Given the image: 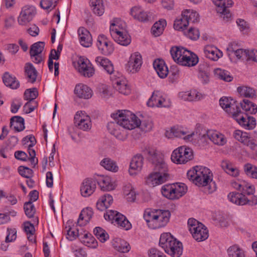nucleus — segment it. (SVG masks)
Here are the masks:
<instances>
[{
    "mask_svg": "<svg viewBox=\"0 0 257 257\" xmlns=\"http://www.w3.org/2000/svg\"><path fill=\"white\" fill-rule=\"evenodd\" d=\"M111 116L114 121L108 123L107 129L116 139L122 142L127 138V130L140 126L142 131L147 132L151 131L153 127L152 120L145 119L141 121L134 113L128 110H118L112 113Z\"/></svg>",
    "mask_w": 257,
    "mask_h": 257,
    "instance_id": "1",
    "label": "nucleus"
},
{
    "mask_svg": "<svg viewBox=\"0 0 257 257\" xmlns=\"http://www.w3.org/2000/svg\"><path fill=\"white\" fill-rule=\"evenodd\" d=\"M187 177L199 187L207 186L209 193L215 190V184L212 182L213 174L206 167L196 166L187 172Z\"/></svg>",
    "mask_w": 257,
    "mask_h": 257,
    "instance_id": "2",
    "label": "nucleus"
},
{
    "mask_svg": "<svg viewBox=\"0 0 257 257\" xmlns=\"http://www.w3.org/2000/svg\"><path fill=\"white\" fill-rule=\"evenodd\" d=\"M144 153L148 156V159L152 163L153 171L169 179L168 168L163 154L155 148L150 147L146 148Z\"/></svg>",
    "mask_w": 257,
    "mask_h": 257,
    "instance_id": "3",
    "label": "nucleus"
},
{
    "mask_svg": "<svg viewBox=\"0 0 257 257\" xmlns=\"http://www.w3.org/2000/svg\"><path fill=\"white\" fill-rule=\"evenodd\" d=\"M159 244L166 253L172 257H180L182 253V243L177 241L170 233H164L161 234Z\"/></svg>",
    "mask_w": 257,
    "mask_h": 257,
    "instance_id": "4",
    "label": "nucleus"
},
{
    "mask_svg": "<svg viewBox=\"0 0 257 257\" xmlns=\"http://www.w3.org/2000/svg\"><path fill=\"white\" fill-rule=\"evenodd\" d=\"M125 23L118 19H114L110 26V34L112 38L118 44L127 46L131 43L130 36L124 31Z\"/></svg>",
    "mask_w": 257,
    "mask_h": 257,
    "instance_id": "5",
    "label": "nucleus"
},
{
    "mask_svg": "<svg viewBox=\"0 0 257 257\" xmlns=\"http://www.w3.org/2000/svg\"><path fill=\"white\" fill-rule=\"evenodd\" d=\"M187 188L184 183L164 185L161 189L162 195L166 198L174 200L177 199L183 196L187 192Z\"/></svg>",
    "mask_w": 257,
    "mask_h": 257,
    "instance_id": "6",
    "label": "nucleus"
},
{
    "mask_svg": "<svg viewBox=\"0 0 257 257\" xmlns=\"http://www.w3.org/2000/svg\"><path fill=\"white\" fill-rule=\"evenodd\" d=\"M188 225L189 231L196 240L201 241L208 238V230L202 223L195 219L190 218L188 220Z\"/></svg>",
    "mask_w": 257,
    "mask_h": 257,
    "instance_id": "7",
    "label": "nucleus"
},
{
    "mask_svg": "<svg viewBox=\"0 0 257 257\" xmlns=\"http://www.w3.org/2000/svg\"><path fill=\"white\" fill-rule=\"evenodd\" d=\"M193 158L192 150L185 146H181L174 150L171 157L172 161L177 164H185Z\"/></svg>",
    "mask_w": 257,
    "mask_h": 257,
    "instance_id": "8",
    "label": "nucleus"
},
{
    "mask_svg": "<svg viewBox=\"0 0 257 257\" xmlns=\"http://www.w3.org/2000/svg\"><path fill=\"white\" fill-rule=\"evenodd\" d=\"M208 139L219 146H223L226 143V139L224 135L216 131H207L206 134L201 136L200 140L201 142H207Z\"/></svg>",
    "mask_w": 257,
    "mask_h": 257,
    "instance_id": "9",
    "label": "nucleus"
},
{
    "mask_svg": "<svg viewBox=\"0 0 257 257\" xmlns=\"http://www.w3.org/2000/svg\"><path fill=\"white\" fill-rule=\"evenodd\" d=\"M170 216L171 213L168 210H156V218L153 222L152 229L165 226L169 222Z\"/></svg>",
    "mask_w": 257,
    "mask_h": 257,
    "instance_id": "10",
    "label": "nucleus"
},
{
    "mask_svg": "<svg viewBox=\"0 0 257 257\" xmlns=\"http://www.w3.org/2000/svg\"><path fill=\"white\" fill-rule=\"evenodd\" d=\"M74 123L78 128L84 131H87L91 127L90 117L83 111L77 112L75 115Z\"/></svg>",
    "mask_w": 257,
    "mask_h": 257,
    "instance_id": "11",
    "label": "nucleus"
},
{
    "mask_svg": "<svg viewBox=\"0 0 257 257\" xmlns=\"http://www.w3.org/2000/svg\"><path fill=\"white\" fill-rule=\"evenodd\" d=\"M97 47L100 52L105 55H110L114 51L111 42L108 41L104 35H100L97 40Z\"/></svg>",
    "mask_w": 257,
    "mask_h": 257,
    "instance_id": "12",
    "label": "nucleus"
},
{
    "mask_svg": "<svg viewBox=\"0 0 257 257\" xmlns=\"http://www.w3.org/2000/svg\"><path fill=\"white\" fill-rule=\"evenodd\" d=\"M142 63L141 55L138 52H135L130 57L129 61L126 64V69L128 72L136 73L141 69Z\"/></svg>",
    "mask_w": 257,
    "mask_h": 257,
    "instance_id": "13",
    "label": "nucleus"
},
{
    "mask_svg": "<svg viewBox=\"0 0 257 257\" xmlns=\"http://www.w3.org/2000/svg\"><path fill=\"white\" fill-rule=\"evenodd\" d=\"M237 103L233 99L227 97H222L219 100L220 106L226 112L231 114L232 116L240 108Z\"/></svg>",
    "mask_w": 257,
    "mask_h": 257,
    "instance_id": "14",
    "label": "nucleus"
},
{
    "mask_svg": "<svg viewBox=\"0 0 257 257\" xmlns=\"http://www.w3.org/2000/svg\"><path fill=\"white\" fill-rule=\"evenodd\" d=\"M36 13V9L32 6H25L18 17V23L21 25H25L31 21Z\"/></svg>",
    "mask_w": 257,
    "mask_h": 257,
    "instance_id": "15",
    "label": "nucleus"
},
{
    "mask_svg": "<svg viewBox=\"0 0 257 257\" xmlns=\"http://www.w3.org/2000/svg\"><path fill=\"white\" fill-rule=\"evenodd\" d=\"M78 64L79 72L84 77H90L94 74V69L87 59L80 58Z\"/></svg>",
    "mask_w": 257,
    "mask_h": 257,
    "instance_id": "16",
    "label": "nucleus"
},
{
    "mask_svg": "<svg viewBox=\"0 0 257 257\" xmlns=\"http://www.w3.org/2000/svg\"><path fill=\"white\" fill-rule=\"evenodd\" d=\"M95 188V181L92 178H87L85 179L81 184L80 192L83 197H89L93 194Z\"/></svg>",
    "mask_w": 257,
    "mask_h": 257,
    "instance_id": "17",
    "label": "nucleus"
},
{
    "mask_svg": "<svg viewBox=\"0 0 257 257\" xmlns=\"http://www.w3.org/2000/svg\"><path fill=\"white\" fill-rule=\"evenodd\" d=\"M144 158L141 155L134 156L130 163L129 173L131 175H134L140 172L143 168Z\"/></svg>",
    "mask_w": 257,
    "mask_h": 257,
    "instance_id": "18",
    "label": "nucleus"
},
{
    "mask_svg": "<svg viewBox=\"0 0 257 257\" xmlns=\"http://www.w3.org/2000/svg\"><path fill=\"white\" fill-rule=\"evenodd\" d=\"M204 56L209 59L216 61L222 55V52L213 45H208L203 49Z\"/></svg>",
    "mask_w": 257,
    "mask_h": 257,
    "instance_id": "19",
    "label": "nucleus"
},
{
    "mask_svg": "<svg viewBox=\"0 0 257 257\" xmlns=\"http://www.w3.org/2000/svg\"><path fill=\"white\" fill-rule=\"evenodd\" d=\"M96 181L103 191H109L114 189L115 184L112 182L111 179L107 176H98L95 178Z\"/></svg>",
    "mask_w": 257,
    "mask_h": 257,
    "instance_id": "20",
    "label": "nucleus"
},
{
    "mask_svg": "<svg viewBox=\"0 0 257 257\" xmlns=\"http://www.w3.org/2000/svg\"><path fill=\"white\" fill-rule=\"evenodd\" d=\"M169 179L157 174L155 172L150 173L146 178V183L149 186L153 187L162 184L167 181Z\"/></svg>",
    "mask_w": 257,
    "mask_h": 257,
    "instance_id": "21",
    "label": "nucleus"
},
{
    "mask_svg": "<svg viewBox=\"0 0 257 257\" xmlns=\"http://www.w3.org/2000/svg\"><path fill=\"white\" fill-rule=\"evenodd\" d=\"M80 44L84 47H89L92 43V38L90 32L83 27L78 30Z\"/></svg>",
    "mask_w": 257,
    "mask_h": 257,
    "instance_id": "22",
    "label": "nucleus"
},
{
    "mask_svg": "<svg viewBox=\"0 0 257 257\" xmlns=\"http://www.w3.org/2000/svg\"><path fill=\"white\" fill-rule=\"evenodd\" d=\"M199 61V58L195 53L187 50L185 52L180 65L193 67L195 66Z\"/></svg>",
    "mask_w": 257,
    "mask_h": 257,
    "instance_id": "23",
    "label": "nucleus"
},
{
    "mask_svg": "<svg viewBox=\"0 0 257 257\" xmlns=\"http://www.w3.org/2000/svg\"><path fill=\"white\" fill-rule=\"evenodd\" d=\"M131 15L141 22H147L151 20V16L145 12L141 7H134L131 11Z\"/></svg>",
    "mask_w": 257,
    "mask_h": 257,
    "instance_id": "24",
    "label": "nucleus"
},
{
    "mask_svg": "<svg viewBox=\"0 0 257 257\" xmlns=\"http://www.w3.org/2000/svg\"><path fill=\"white\" fill-rule=\"evenodd\" d=\"M153 66L158 76L161 78H165L168 74V68L164 60L157 59L154 61Z\"/></svg>",
    "mask_w": 257,
    "mask_h": 257,
    "instance_id": "25",
    "label": "nucleus"
},
{
    "mask_svg": "<svg viewBox=\"0 0 257 257\" xmlns=\"http://www.w3.org/2000/svg\"><path fill=\"white\" fill-rule=\"evenodd\" d=\"M3 81L6 86L12 89H17L20 86V82L17 78L12 74H10L8 72H6L4 74Z\"/></svg>",
    "mask_w": 257,
    "mask_h": 257,
    "instance_id": "26",
    "label": "nucleus"
},
{
    "mask_svg": "<svg viewBox=\"0 0 257 257\" xmlns=\"http://www.w3.org/2000/svg\"><path fill=\"white\" fill-rule=\"evenodd\" d=\"M229 200L238 205H244L247 204L248 198L242 193L232 192L227 196Z\"/></svg>",
    "mask_w": 257,
    "mask_h": 257,
    "instance_id": "27",
    "label": "nucleus"
},
{
    "mask_svg": "<svg viewBox=\"0 0 257 257\" xmlns=\"http://www.w3.org/2000/svg\"><path fill=\"white\" fill-rule=\"evenodd\" d=\"M75 93L80 98L88 99L92 96V91L90 87L84 84H78L74 90Z\"/></svg>",
    "mask_w": 257,
    "mask_h": 257,
    "instance_id": "28",
    "label": "nucleus"
},
{
    "mask_svg": "<svg viewBox=\"0 0 257 257\" xmlns=\"http://www.w3.org/2000/svg\"><path fill=\"white\" fill-rule=\"evenodd\" d=\"M113 247L118 251L125 253L131 249L130 244L125 240L120 238H116L112 241Z\"/></svg>",
    "mask_w": 257,
    "mask_h": 257,
    "instance_id": "29",
    "label": "nucleus"
},
{
    "mask_svg": "<svg viewBox=\"0 0 257 257\" xmlns=\"http://www.w3.org/2000/svg\"><path fill=\"white\" fill-rule=\"evenodd\" d=\"M93 214L92 208L87 207L83 209L81 211L77 220L78 225L79 226L85 225L90 221Z\"/></svg>",
    "mask_w": 257,
    "mask_h": 257,
    "instance_id": "30",
    "label": "nucleus"
},
{
    "mask_svg": "<svg viewBox=\"0 0 257 257\" xmlns=\"http://www.w3.org/2000/svg\"><path fill=\"white\" fill-rule=\"evenodd\" d=\"M25 74L28 82L33 83L36 81L38 72L32 63L25 64Z\"/></svg>",
    "mask_w": 257,
    "mask_h": 257,
    "instance_id": "31",
    "label": "nucleus"
},
{
    "mask_svg": "<svg viewBox=\"0 0 257 257\" xmlns=\"http://www.w3.org/2000/svg\"><path fill=\"white\" fill-rule=\"evenodd\" d=\"M186 51L187 49L183 47H173L170 50V53L174 61L180 65Z\"/></svg>",
    "mask_w": 257,
    "mask_h": 257,
    "instance_id": "32",
    "label": "nucleus"
},
{
    "mask_svg": "<svg viewBox=\"0 0 257 257\" xmlns=\"http://www.w3.org/2000/svg\"><path fill=\"white\" fill-rule=\"evenodd\" d=\"M173 132L174 137L181 138L188 142L192 141L193 137L195 136L194 133H189L188 131L183 130L181 127H173Z\"/></svg>",
    "mask_w": 257,
    "mask_h": 257,
    "instance_id": "33",
    "label": "nucleus"
},
{
    "mask_svg": "<svg viewBox=\"0 0 257 257\" xmlns=\"http://www.w3.org/2000/svg\"><path fill=\"white\" fill-rule=\"evenodd\" d=\"M95 62L109 74H112L114 71L113 66L111 62L106 58L101 56L97 57Z\"/></svg>",
    "mask_w": 257,
    "mask_h": 257,
    "instance_id": "34",
    "label": "nucleus"
},
{
    "mask_svg": "<svg viewBox=\"0 0 257 257\" xmlns=\"http://www.w3.org/2000/svg\"><path fill=\"white\" fill-rule=\"evenodd\" d=\"M238 104V106H241L242 110L247 114H255L257 112V105L248 99H243Z\"/></svg>",
    "mask_w": 257,
    "mask_h": 257,
    "instance_id": "35",
    "label": "nucleus"
},
{
    "mask_svg": "<svg viewBox=\"0 0 257 257\" xmlns=\"http://www.w3.org/2000/svg\"><path fill=\"white\" fill-rule=\"evenodd\" d=\"M89 5L93 13L97 16H102L104 12L102 0H89Z\"/></svg>",
    "mask_w": 257,
    "mask_h": 257,
    "instance_id": "36",
    "label": "nucleus"
},
{
    "mask_svg": "<svg viewBox=\"0 0 257 257\" xmlns=\"http://www.w3.org/2000/svg\"><path fill=\"white\" fill-rule=\"evenodd\" d=\"M10 127L17 132H21L25 128L24 119L20 116H14L11 118Z\"/></svg>",
    "mask_w": 257,
    "mask_h": 257,
    "instance_id": "37",
    "label": "nucleus"
},
{
    "mask_svg": "<svg viewBox=\"0 0 257 257\" xmlns=\"http://www.w3.org/2000/svg\"><path fill=\"white\" fill-rule=\"evenodd\" d=\"M113 87L119 93L127 95L130 93V89L125 81L116 79L113 82Z\"/></svg>",
    "mask_w": 257,
    "mask_h": 257,
    "instance_id": "38",
    "label": "nucleus"
},
{
    "mask_svg": "<svg viewBox=\"0 0 257 257\" xmlns=\"http://www.w3.org/2000/svg\"><path fill=\"white\" fill-rule=\"evenodd\" d=\"M166 26L165 20L162 19L156 22L151 29L152 33L156 37L160 36L163 33L164 28Z\"/></svg>",
    "mask_w": 257,
    "mask_h": 257,
    "instance_id": "39",
    "label": "nucleus"
},
{
    "mask_svg": "<svg viewBox=\"0 0 257 257\" xmlns=\"http://www.w3.org/2000/svg\"><path fill=\"white\" fill-rule=\"evenodd\" d=\"M114 223L126 230H129L132 227L131 223L126 219L125 216L121 213H119L117 215V217L115 218Z\"/></svg>",
    "mask_w": 257,
    "mask_h": 257,
    "instance_id": "40",
    "label": "nucleus"
},
{
    "mask_svg": "<svg viewBox=\"0 0 257 257\" xmlns=\"http://www.w3.org/2000/svg\"><path fill=\"white\" fill-rule=\"evenodd\" d=\"M100 164L106 170L111 172H116L118 170L116 162L108 158L103 159Z\"/></svg>",
    "mask_w": 257,
    "mask_h": 257,
    "instance_id": "41",
    "label": "nucleus"
},
{
    "mask_svg": "<svg viewBox=\"0 0 257 257\" xmlns=\"http://www.w3.org/2000/svg\"><path fill=\"white\" fill-rule=\"evenodd\" d=\"M237 92L241 96L245 97L253 98L256 96V92L253 88L246 86H240L237 88Z\"/></svg>",
    "mask_w": 257,
    "mask_h": 257,
    "instance_id": "42",
    "label": "nucleus"
},
{
    "mask_svg": "<svg viewBox=\"0 0 257 257\" xmlns=\"http://www.w3.org/2000/svg\"><path fill=\"white\" fill-rule=\"evenodd\" d=\"M216 6L217 13H223L225 11L226 7H229L232 5V0H212Z\"/></svg>",
    "mask_w": 257,
    "mask_h": 257,
    "instance_id": "43",
    "label": "nucleus"
},
{
    "mask_svg": "<svg viewBox=\"0 0 257 257\" xmlns=\"http://www.w3.org/2000/svg\"><path fill=\"white\" fill-rule=\"evenodd\" d=\"M182 16L188 20V24L190 23H194L199 20V15L196 12L186 10L182 12Z\"/></svg>",
    "mask_w": 257,
    "mask_h": 257,
    "instance_id": "44",
    "label": "nucleus"
},
{
    "mask_svg": "<svg viewBox=\"0 0 257 257\" xmlns=\"http://www.w3.org/2000/svg\"><path fill=\"white\" fill-rule=\"evenodd\" d=\"M243 170L245 174L253 179H257V167L250 163L244 165Z\"/></svg>",
    "mask_w": 257,
    "mask_h": 257,
    "instance_id": "45",
    "label": "nucleus"
},
{
    "mask_svg": "<svg viewBox=\"0 0 257 257\" xmlns=\"http://www.w3.org/2000/svg\"><path fill=\"white\" fill-rule=\"evenodd\" d=\"M214 73L216 77L224 81L230 82L233 79V77L226 70L217 68L214 70Z\"/></svg>",
    "mask_w": 257,
    "mask_h": 257,
    "instance_id": "46",
    "label": "nucleus"
},
{
    "mask_svg": "<svg viewBox=\"0 0 257 257\" xmlns=\"http://www.w3.org/2000/svg\"><path fill=\"white\" fill-rule=\"evenodd\" d=\"M227 252L229 257H245L243 250L236 245L230 246Z\"/></svg>",
    "mask_w": 257,
    "mask_h": 257,
    "instance_id": "47",
    "label": "nucleus"
},
{
    "mask_svg": "<svg viewBox=\"0 0 257 257\" xmlns=\"http://www.w3.org/2000/svg\"><path fill=\"white\" fill-rule=\"evenodd\" d=\"M156 215V210H151L147 209L145 211L144 213V218L146 221L147 222L149 228L152 229L153 222L155 220Z\"/></svg>",
    "mask_w": 257,
    "mask_h": 257,
    "instance_id": "48",
    "label": "nucleus"
},
{
    "mask_svg": "<svg viewBox=\"0 0 257 257\" xmlns=\"http://www.w3.org/2000/svg\"><path fill=\"white\" fill-rule=\"evenodd\" d=\"M232 117L238 122V123L246 129V123L248 119V116H244L239 108L235 114H233Z\"/></svg>",
    "mask_w": 257,
    "mask_h": 257,
    "instance_id": "49",
    "label": "nucleus"
},
{
    "mask_svg": "<svg viewBox=\"0 0 257 257\" xmlns=\"http://www.w3.org/2000/svg\"><path fill=\"white\" fill-rule=\"evenodd\" d=\"M188 26V20H186L182 15L181 18L176 20L174 24V28L175 30L182 31L183 32L186 31L185 28Z\"/></svg>",
    "mask_w": 257,
    "mask_h": 257,
    "instance_id": "50",
    "label": "nucleus"
},
{
    "mask_svg": "<svg viewBox=\"0 0 257 257\" xmlns=\"http://www.w3.org/2000/svg\"><path fill=\"white\" fill-rule=\"evenodd\" d=\"M161 94V92L159 91H154L147 102L148 106L157 107L158 103L161 102L160 100Z\"/></svg>",
    "mask_w": 257,
    "mask_h": 257,
    "instance_id": "51",
    "label": "nucleus"
},
{
    "mask_svg": "<svg viewBox=\"0 0 257 257\" xmlns=\"http://www.w3.org/2000/svg\"><path fill=\"white\" fill-rule=\"evenodd\" d=\"M45 47V43L38 42L33 44L30 48V54L32 55L42 54Z\"/></svg>",
    "mask_w": 257,
    "mask_h": 257,
    "instance_id": "52",
    "label": "nucleus"
},
{
    "mask_svg": "<svg viewBox=\"0 0 257 257\" xmlns=\"http://www.w3.org/2000/svg\"><path fill=\"white\" fill-rule=\"evenodd\" d=\"M94 234L102 242H105L108 238V235L104 230L100 227H96L93 230Z\"/></svg>",
    "mask_w": 257,
    "mask_h": 257,
    "instance_id": "53",
    "label": "nucleus"
},
{
    "mask_svg": "<svg viewBox=\"0 0 257 257\" xmlns=\"http://www.w3.org/2000/svg\"><path fill=\"white\" fill-rule=\"evenodd\" d=\"M24 209L25 210V214L29 218L33 217L36 212L35 206L31 201L25 203L24 205Z\"/></svg>",
    "mask_w": 257,
    "mask_h": 257,
    "instance_id": "54",
    "label": "nucleus"
},
{
    "mask_svg": "<svg viewBox=\"0 0 257 257\" xmlns=\"http://www.w3.org/2000/svg\"><path fill=\"white\" fill-rule=\"evenodd\" d=\"M38 95V92L36 88L26 89L24 93V98L26 100L32 101L34 100Z\"/></svg>",
    "mask_w": 257,
    "mask_h": 257,
    "instance_id": "55",
    "label": "nucleus"
},
{
    "mask_svg": "<svg viewBox=\"0 0 257 257\" xmlns=\"http://www.w3.org/2000/svg\"><path fill=\"white\" fill-rule=\"evenodd\" d=\"M184 34L191 40H197L199 38L200 33L198 29L191 27L188 30L184 31Z\"/></svg>",
    "mask_w": 257,
    "mask_h": 257,
    "instance_id": "56",
    "label": "nucleus"
},
{
    "mask_svg": "<svg viewBox=\"0 0 257 257\" xmlns=\"http://www.w3.org/2000/svg\"><path fill=\"white\" fill-rule=\"evenodd\" d=\"M231 52L233 53L235 56L238 59H247V50H244L242 49H238L234 50L232 47L228 49Z\"/></svg>",
    "mask_w": 257,
    "mask_h": 257,
    "instance_id": "57",
    "label": "nucleus"
},
{
    "mask_svg": "<svg viewBox=\"0 0 257 257\" xmlns=\"http://www.w3.org/2000/svg\"><path fill=\"white\" fill-rule=\"evenodd\" d=\"M17 231L15 228H8L7 235L6 237L5 242L9 243L16 240L17 238Z\"/></svg>",
    "mask_w": 257,
    "mask_h": 257,
    "instance_id": "58",
    "label": "nucleus"
},
{
    "mask_svg": "<svg viewBox=\"0 0 257 257\" xmlns=\"http://www.w3.org/2000/svg\"><path fill=\"white\" fill-rule=\"evenodd\" d=\"M57 5V0H42L40 6L44 10H48L52 8L54 9Z\"/></svg>",
    "mask_w": 257,
    "mask_h": 257,
    "instance_id": "59",
    "label": "nucleus"
},
{
    "mask_svg": "<svg viewBox=\"0 0 257 257\" xmlns=\"http://www.w3.org/2000/svg\"><path fill=\"white\" fill-rule=\"evenodd\" d=\"M233 136L236 140L242 144L243 143V141H245L248 137V135L246 133L243 132L240 130L234 131L233 134Z\"/></svg>",
    "mask_w": 257,
    "mask_h": 257,
    "instance_id": "60",
    "label": "nucleus"
},
{
    "mask_svg": "<svg viewBox=\"0 0 257 257\" xmlns=\"http://www.w3.org/2000/svg\"><path fill=\"white\" fill-rule=\"evenodd\" d=\"M18 171L19 174L24 177L30 178L32 176L33 171L29 168L20 166Z\"/></svg>",
    "mask_w": 257,
    "mask_h": 257,
    "instance_id": "61",
    "label": "nucleus"
},
{
    "mask_svg": "<svg viewBox=\"0 0 257 257\" xmlns=\"http://www.w3.org/2000/svg\"><path fill=\"white\" fill-rule=\"evenodd\" d=\"M119 212L112 210H108L106 213L104 214V217L106 220L111 221L112 223L115 222V219L117 217Z\"/></svg>",
    "mask_w": 257,
    "mask_h": 257,
    "instance_id": "62",
    "label": "nucleus"
},
{
    "mask_svg": "<svg viewBox=\"0 0 257 257\" xmlns=\"http://www.w3.org/2000/svg\"><path fill=\"white\" fill-rule=\"evenodd\" d=\"M244 185L242 188V193L247 195H253L255 192L254 187L247 183L244 182Z\"/></svg>",
    "mask_w": 257,
    "mask_h": 257,
    "instance_id": "63",
    "label": "nucleus"
},
{
    "mask_svg": "<svg viewBox=\"0 0 257 257\" xmlns=\"http://www.w3.org/2000/svg\"><path fill=\"white\" fill-rule=\"evenodd\" d=\"M149 257H166L161 251L155 248H152L148 251Z\"/></svg>",
    "mask_w": 257,
    "mask_h": 257,
    "instance_id": "64",
    "label": "nucleus"
}]
</instances>
